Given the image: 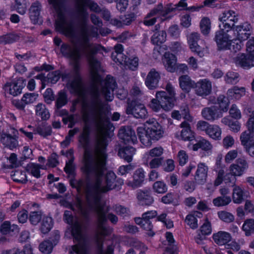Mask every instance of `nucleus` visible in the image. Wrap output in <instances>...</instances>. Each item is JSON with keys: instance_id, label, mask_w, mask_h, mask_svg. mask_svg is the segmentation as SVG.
Here are the masks:
<instances>
[{"instance_id": "31", "label": "nucleus", "mask_w": 254, "mask_h": 254, "mask_svg": "<svg viewBox=\"0 0 254 254\" xmlns=\"http://www.w3.org/2000/svg\"><path fill=\"white\" fill-rule=\"evenodd\" d=\"M180 126L183 128L181 134L182 138L185 141H191L193 140L194 136L190 128L189 123L186 121L183 122L180 125Z\"/></svg>"}, {"instance_id": "34", "label": "nucleus", "mask_w": 254, "mask_h": 254, "mask_svg": "<svg viewBox=\"0 0 254 254\" xmlns=\"http://www.w3.org/2000/svg\"><path fill=\"white\" fill-rule=\"evenodd\" d=\"M219 20L222 22V28L228 30L234 31L235 28H236L235 23L238 21V18L235 15H233V17L228 19H225L224 18H219Z\"/></svg>"}, {"instance_id": "46", "label": "nucleus", "mask_w": 254, "mask_h": 254, "mask_svg": "<svg viewBox=\"0 0 254 254\" xmlns=\"http://www.w3.org/2000/svg\"><path fill=\"white\" fill-rule=\"evenodd\" d=\"M53 243L50 241H44L39 246V250L43 254H49L52 252Z\"/></svg>"}, {"instance_id": "9", "label": "nucleus", "mask_w": 254, "mask_h": 254, "mask_svg": "<svg viewBox=\"0 0 254 254\" xmlns=\"http://www.w3.org/2000/svg\"><path fill=\"white\" fill-rule=\"evenodd\" d=\"M126 113L127 115H132L136 118L143 119L147 115L144 105L136 100L127 101Z\"/></svg>"}, {"instance_id": "54", "label": "nucleus", "mask_w": 254, "mask_h": 254, "mask_svg": "<svg viewBox=\"0 0 254 254\" xmlns=\"http://www.w3.org/2000/svg\"><path fill=\"white\" fill-rule=\"evenodd\" d=\"M161 201L165 204L172 203L174 205L179 204L178 200L174 197V195L172 193H168L163 196L161 198Z\"/></svg>"}, {"instance_id": "48", "label": "nucleus", "mask_w": 254, "mask_h": 254, "mask_svg": "<svg viewBox=\"0 0 254 254\" xmlns=\"http://www.w3.org/2000/svg\"><path fill=\"white\" fill-rule=\"evenodd\" d=\"M245 92V89L244 87L238 88L237 86L230 89L227 91V94L236 99L240 98Z\"/></svg>"}, {"instance_id": "22", "label": "nucleus", "mask_w": 254, "mask_h": 254, "mask_svg": "<svg viewBox=\"0 0 254 254\" xmlns=\"http://www.w3.org/2000/svg\"><path fill=\"white\" fill-rule=\"evenodd\" d=\"M201 115L203 118L208 121H214L222 117L218 108L215 106L204 108L201 111Z\"/></svg>"}, {"instance_id": "1", "label": "nucleus", "mask_w": 254, "mask_h": 254, "mask_svg": "<svg viewBox=\"0 0 254 254\" xmlns=\"http://www.w3.org/2000/svg\"><path fill=\"white\" fill-rule=\"evenodd\" d=\"M91 114V118L84 115V126L83 132L80 133V143L84 149L83 166L82 170L86 176L89 182L86 186V197L92 210L96 213L98 229L102 236L107 235V228L104 224L107 221L106 214L110 209L104 202L101 201L99 196V192H105L114 189L116 175L113 172H108L106 175V187L101 186L100 177L103 174L105 164L104 153L107 145L106 135L100 131L95 137L94 148L90 143L91 127L94 125L98 130H102L109 123H105L106 118L102 111Z\"/></svg>"}, {"instance_id": "30", "label": "nucleus", "mask_w": 254, "mask_h": 254, "mask_svg": "<svg viewBox=\"0 0 254 254\" xmlns=\"http://www.w3.org/2000/svg\"><path fill=\"white\" fill-rule=\"evenodd\" d=\"M179 84L181 88L185 92H189L191 88H193L194 82L191 80L188 75H183L180 76Z\"/></svg>"}, {"instance_id": "29", "label": "nucleus", "mask_w": 254, "mask_h": 254, "mask_svg": "<svg viewBox=\"0 0 254 254\" xmlns=\"http://www.w3.org/2000/svg\"><path fill=\"white\" fill-rule=\"evenodd\" d=\"M135 152V149L133 147L127 146L120 148L118 152V155L127 162H130L132 161Z\"/></svg>"}, {"instance_id": "44", "label": "nucleus", "mask_w": 254, "mask_h": 254, "mask_svg": "<svg viewBox=\"0 0 254 254\" xmlns=\"http://www.w3.org/2000/svg\"><path fill=\"white\" fill-rule=\"evenodd\" d=\"M64 171L67 174V177L76 176L75 166L73 161H72V160L66 162L65 166L64 168Z\"/></svg>"}, {"instance_id": "63", "label": "nucleus", "mask_w": 254, "mask_h": 254, "mask_svg": "<svg viewBox=\"0 0 254 254\" xmlns=\"http://www.w3.org/2000/svg\"><path fill=\"white\" fill-rule=\"evenodd\" d=\"M185 221L187 224L192 229H195L198 227L197 220L194 215L190 214L187 215Z\"/></svg>"}, {"instance_id": "32", "label": "nucleus", "mask_w": 254, "mask_h": 254, "mask_svg": "<svg viewBox=\"0 0 254 254\" xmlns=\"http://www.w3.org/2000/svg\"><path fill=\"white\" fill-rule=\"evenodd\" d=\"M137 132L141 142L145 146H150L152 138L147 133V130L143 127H138Z\"/></svg>"}, {"instance_id": "39", "label": "nucleus", "mask_w": 254, "mask_h": 254, "mask_svg": "<svg viewBox=\"0 0 254 254\" xmlns=\"http://www.w3.org/2000/svg\"><path fill=\"white\" fill-rule=\"evenodd\" d=\"M67 103V97L66 93L63 90L60 91L57 95V98L56 101V109H61Z\"/></svg>"}, {"instance_id": "42", "label": "nucleus", "mask_w": 254, "mask_h": 254, "mask_svg": "<svg viewBox=\"0 0 254 254\" xmlns=\"http://www.w3.org/2000/svg\"><path fill=\"white\" fill-rule=\"evenodd\" d=\"M13 180L17 183L25 184L27 182L25 172L17 170L12 175Z\"/></svg>"}, {"instance_id": "17", "label": "nucleus", "mask_w": 254, "mask_h": 254, "mask_svg": "<svg viewBox=\"0 0 254 254\" xmlns=\"http://www.w3.org/2000/svg\"><path fill=\"white\" fill-rule=\"evenodd\" d=\"M188 43L191 51L196 53L200 57L204 56V48L198 44L200 40L199 34L198 33H192L188 38Z\"/></svg>"}, {"instance_id": "59", "label": "nucleus", "mask_w": 254, "mask_h": 254, "mask_svg": "<svg viewBox=\"0 0 254 254\" xmlns=\"http://www.w3.org/2000/svg\"><path fill=\"white\" fill-rule=\"evenodd\" d=\"M78 129L74 128L72 130H70L68 132V134L65 138V139L61 143V145L63 148L67 147L71 141V138L77 132Z\"/></svg>"}, {"instance_id": "2", "label": "nucleus", "mask_w": 254, "mask_h": 254, "mask_svg": "<svg viewBox=\"0 0 254 254\" xmlns=\"http://www.w3.org/2000/svg\"><path fill=\"white\" fill-rule=\"evenodd\" d=\"M91 36H81L80 38V56L84 55L87 58L91 71L94 77L96 83H93L85 95L80 82V104L82 105V119L84 122V115L91 118V114L102 111L106 118L105 123H109V119L104 109V105L101 98V94L107 101H112L114 98V90L116 87L115 80L113 77L108 75L106 79L101 81L100 76L97 74L100 68V63L95 58V55L101 49L105 50L104 47L99 44L90 42Z\"/></svg>"}, {"instance_id": "4", "label": "nucleus", "mask_w": 254, "mask_h": 254, "mask_svg": "<svg viewBox=\"0 0 254 254\" xmlns=\"http://www.w3.org/2000/svg\"><path fill=\"white\" fill-rule=\"evenodd\" d=\"M76 176L67 177L69 185L76 192V202L75 205L67 203L66 207L70 208L74 213V215L69 210L64 212L63 219L70 226V232L73 241L77 243L71 246L69 254H79V180L76 179Z\"/></svg>"}, {"instance_id": "50", "label": "nucleus", "mask_w": 254, "mask_h": 254, "mask_svg": "<svg viewBox=\"0 0 254 254\" xmlns=\"http://www.w3.org/2000/svg\"><path fill=\"white\" fill-rule=\"evenodd\" d=\"M217 103L221 110L226 112L228 109L229 101L228 98L223 95H220L217 98Z\"/></svg>"}, {"instance_id": "52", "label": "nucleus", "mask_w": 254, "mask_h": 254, "mask_svg": "<svg viewBox=\"0 0 254 254\" xmlns=\"http://www.w3.org/2000/svg\"><path fill=\"white\" fill-rule=\"evenodd\" d=\"M243 229L247 236H250L254 233V220H246L243 226Z\"/></svg>"}, {"instance_id": "62", "label": "nucleus", "mask_w": 254, "mask_h": 254, "mask_svg": "<svg viewBox=\"0 0 254 254\" xmlns=\"http://www.w3.org/2000/svg\"><path fill=\"white\" fill-rule=\"evenodd\" d=\"M120 18L121 19H122L124 25H128L135 20L136 18V15L134 13L131 12L125 15Z\"/></svg>"}, {"instance_id": "8", "label": "nucleus", "mask_w": 254, "mask_h": 254, "mask_svg": "<svg viewBox=\"0 0 254 254\" xmlns=\"http://www.w3.org/2000/svg\"><path fill=\"white\" fill-rule=\"evenodd\" d=\"M88 220V212L83 209L80 202V254H88V238L81 232L82 228L87 227Z\"/></svg>"}, {"instance_id": "14", "label": "nucleus", "mask_w": 254, "mask_h": 254, "mask_svg": "<svg viewBox=\"0 0 254 254\" xmlns=\"http://www.w3.org/2000/svg\"><path fill=\"white\" fill-rule=\"evenodd\" d=\"M119 136L126 144H134L137 142V137L135 132L130 126L121 128L119 132Z\"/></svg>"}, {"instance_id": "13", "label": "nucleus", "mask_w": 254, "mask_h": 254, "mask_svg": "<svg viewBox=\"0 0 254 254\" xmlns=\"http://www.w3.org/2000/svg\"><path fill=\"white\" fill-rule=\"evenodd\" d=\"M161 79L160 74L155 68H152L148 73L145 79V84L150 90L158 88Z\"/></svg>"}, {"instance_id": "23", "label": "nucleus", "mask_w": 254, "mask_h": 254, "mask_svg": "<svg viewBox=\"0 0 254 254\" xmlns=\"http://www.w3.org/2000/svg\"><path fill=\"white\" fill-rule=\"evenodd\" d=\"M208 168L203 163L198 165L194 176L195 183L198 185H203L206 182Z\"/></svg>"}, {"instance_id": "49", "label": "nucleus", "mask_w": 254, "mask_h": 254, "mask_svg": "<svg viewBox=\"0 0 254 254\" xmlns=\"http://www.w3.org/2000/svg\"><path fill=\"white\" fill-rule=\"evenodd\" d=\"M61 76V73L60 70L49 72L46 76L47 84L49 83L55 84L60 79Z\"/></svg>"}, {"instance_id": "3", "label": "nucleus", "mask_w": 254, "mask_h": 254, "mask_svg": "<svg viewBox=\"0 0 254 254\" xmlns=\"http://www.w3.org/2000/svg\"><path fill=\"white\" fill-rule=\"evenodd\" d=\"M56 29L70 40L71 44H62L61 52L69 59L72 70L67 83V88L71 94L77 96L72 102L70 111L77 114L79 111V28L72 21L67 20L64 15L59 13L56 21Z\"/></svg>"}, {"instance_id": "12", "label": "nucleus", "mask_w": 254, "mask_h": 254, "mask_svg": "<svg viewBox=\"0 0 254 254\" xmlns=\"http://www.w3.org/2000/svg\"><path fill=\"white\" fill-rule=\"evenodd\" d=\"M156 98L158 99L161 107L165 111H169L173 108L175 102V98L168 96L166 91H158L156 93Z\"/></svg>"}, {"instance_id": "51", "label": "nucleus", "mask_w": 254, "mask_h": 254, "mask_svg": "<svg viewBox=\"0 0 254 254\" xmlns=\"http://www.w3.org/2000/svg\"><path fill=\"white\" fill-rule=\"evenodd\" d=\"M35 133H38L40 135L46 137L51 135L52 133V128L50 126H40L38 127L36 129H32Z\"/></svg>"}, {"instance_id": "45", "label": "nucleus", "mask_w": 254, "mask_h": 254, "mask_svg": "<svg viewBox=\"0 0 254 254\" xmlns=\"http://www.w3.org/2000/svg\"><path fill=\"white\" fill-rule=\"evenodd\" d=\"M123 63L128 68L132 70H135L138 65V59L137 57L130 59L126 57Z\"/></svg>"}, {"instance_id": "37", "label": "nucleus", "mask_w": 254, "mask_h": 254, "mask_svg": "<svg viewBox=\"0 0 254 254\" xmlns=\"http://www.w3.org/2000/svg\"><path fill=\"white\" fill-rule=\"evenodd\" d=\"M40 169H43L44 168L42 165L34 163L29 164L26 167L27 172L36 178H39L41 176Z\"/></svg>"}, {"instance_id": "20", "label": "nucleus", "mask_w": 254, "mask_h": 254, "mask_svg": "<svg viewBox=\"0 0 254 254\" xmlns=\"http://www.w3.org/2000/svg\"><path fill=\"white\" fill-rule=\"evenodd\" d=\"M23 87L22 81L17 80L12 82L6 83L3 87V89L7 93L16 96L21 93Z\"/></svg>"}, {"instance_id": "16", "label": "nucleus", "mask_w": 254, "mask_h": 254, "mask_svg": "<svg viewBox=\"0 0 254 254\" xmlns=\"http://www.w3.org/2000/svg\"><path fill=\"white\" fill-rule=\"evenodd\" d=\"M249 168V164L243 158H238L235 163L232 164L229 167V171L237 177L242 176Z\"/></svg>"}, {"instance_id": "7", "label": "nucleus", "mask_w": 254, "mask_h": 254, "mask_svg": "<svg viewBox=\"0 0 254 254\" xmlns=\"http://www.w3.org/2000/svg\"><path fill=\"white\" fill-rule=\"evenodd\" d=\"M10 130L11 133L9 131H2L0 137V142L4 147L13 150L19 146L18 131L14 127H11Z\"/></svg>"}, {"instance_id": "25", "label": "nucleus", "mask_w": 254, "mask_h": 254, "mask_svg": "<svg viewBox=\"0 0 254 254\" xmlns=\"http://www.w3.org/2000/svg\"><path fill=\"white\" fill-rule=\"evenodd\" d=\"M214 242L219 246H222L227 244L231 241V235L226 232L219 231L214 233L212 236Z\"/></svg>"}, {"instance_id": "47", "label": "nucleus", "mask_w": 254, "mask_h": 254, "mask_svg": "<svg viewBox=\"0 0 254 254\" xmlns=\"http://www.w3.org/2000/svg\"><path fill=\"white\" fill-rule=\"evenodd\" d=\"M231 201L230 196H218L213 200L215 206L220 207L228 205Z\"/></svg>"}, {"instance_id": "5", "label": "nucleus", "mask_w": 254, "mask_h": 254, "mask_svg": "<svg viewBox=\"0 0 254 254\" xmlns=\"http://www.w3.org/2000/svg\"><path fill=\"white\" fill-rule=\"evenodd\" d=\"M87 8L95 13L101 12V7L93 0H80V38L81 36H91L98 38L99 34L97 29L88 24L89 14Z\"/></svg>"}, {"instance_id": "57", "label": "nucleus", "mask_w": 254, "mask_h": 254, "mask_svg": "<svg viewBox=\"0 0 254 254\" xmlns=\"http://www.w3.org/2000/svg\"><path fill=\"white\" fill-rule=\"evenodd\" d=\"M163 5L162 3H160L150 11L148 13V17H153L158 15H160L163 17Z\"/></svg>"}, {"instance_id": "15", "label": "nucleus", "mask_w": 254, "mask_h": 254, "mask_svg": "<svg viewBox=\"0 0 254 254\" xmlns=\"http://www.w3.org/2000/svg\"><path fill=\"white\" fill-rule=\"evenodd\" d=\"M194 88L197 95L205 97L211 92V82L206 79H202L194 83Z\"/></svg>"}, {"instance_id": "53", "label": "nucleus", "mask_w": 254, "mask_h": 254, "mask_svg": "<svg viewBox=\"0 0 254 254\" xmlns=\"http://www.w3.org/2000/svg\"><path fill=\"white\" fill-rule=\"evenodd\" d=\"M153 189L155 192L164 193L167 191L166 185L162 181H157L153 185Z\"/></svg>"}, {"instance_id": "41", "label": "nucleus", "mask_w": 254, "mask_h": 254, "mask_svg": "<svg viewBox=\"0 0 254 254\" xmlns=\"http://www.w3.org/2000/svg\"><path fill=\"white\" fill-rule=\"evenodd\" d=\"M206 133L213 139H220L221 138V130L217 126L210 125Z\"/></svg>"}, {"instance_id": "24", "label": "nucleus", "mask_w": 254, "mask_h": 254, "mask_svg": "<svg viewBox=\"0 0 254 254\" xmlns=\"http://www.w3.org/2000/svg\"><path fill=\"white\" fill-rule=\"evenodd\" d=\"M160 25L156 24L152 31L154 34L151 37V42L154 45H159L164 43L166 40L167 34L165 31H159Z\"/></svg>"}, {"instance_id": "6", "label": "nucleus", "mask_w": 254, "mask_h": 254, "mask_svg": "<svg viewBox=\"0 0 254 254\" xmlns=\"http://www.w3.org/2000/svg\"><path fill=\"white\" fill-rule=\"evenodd\" d=\"M219 27L221 28L216 32L214 40L218 50H226L235 40L234 32L222 28L220 25Z\"/></svg>"}, {"instance_id": "10", "label": "nucleus", "mask_w": 254, "mask_h": 254, "mask_svg": "<svg viewBox=\"0 0 254 254\" xmlns=\"http://www.w3.org/2000/svg\"><path fill=\"white\" fill-rule=\"evenodd\" d=\"M148 127H146L147 133L152 140H158L163 136L164 131L162 126L154 119L146 122Z\"/></svg>"}, {"instance_id": "26", "label": "nucleus", "mask_w": 254, "mask_h": 254, "mask_svg": "<svg viewBox=\"0 0 254 254\" xmlns=\"http://www.w3.org/2000/svg\"><path fill=\"white\" fill-rule=\"evenodd\" d=\"M176 58L174 55L170 53L164 54V63L168 71L173 72L176 68Z\"/></svg>"}, {"instance_id": "60", "label": "nucleus", "mask_w": 254, "mask_h": 254, "mask_svg": "<svg viewBox=\"0 0 254 254\" xmlns=\"http://www.w3.org/2000/svg\"><path fill=\"white\" fill-rule=\"evenodd\" d=\"M37 97L38 94L35 93H26L23 96L22 98L26 105L35 102Z\"/></svg>"}, {"instance_id": "28", "label": "nucleus", "mask_w": 254, "mask_h": 254, "mask_svg": "<svg viewBox=\"0 0 254 254\" xmlns=\"http://www.w3.org/2000/svg\"><path fill=\"white\" fill-rule=\"evenodd\" d=\"M19 231L18 226L16 224L11 225L10 221H5L0 226V233L6 235L11 233H18Z\"/></svg>"}, {"instance_id": "27", "label": "nucleus", "mask_w": 254, "mask_h": 254, "mask_svg": "<svg viewBox=\"0 0 254 254\" xmlns=\"http://www.w3.org/2000/svg\"><path fill=\"white\" fill-rule=\"evenodd\" d=\"M42 5L38 1L33 2L29 9V17L34 23L38 22Z\"/></svg>"}, {"instance_id": "40", "label": "nucleus", "mask_w": 254, "mask_h": 254, "mask_svg": "<svg viewBox=\"0 0 254 254\" xmlns=\"http://www.w3.org/2000/svg\"><path fill=\"white\" fill-rule=\"evenodd\" d=\"M244 199V191L239 186H234L233 190V200L234 202L240 203Z\"/></svg>"}, {"instance_id": "38", "label": "nucleus", "mask_w": 254, "mask_h": 254, "mask_svg": "<svg viewBox=\"0 0 254 254\" xmlns=\"http://www.w3.org/2000/svg\"><path fill=\"white\" fill-rule=\"evenodd\" d=\"M53 227V220L50 217L44 216L42 219L40 230L43 234L48 233Z\"/></svg>"}, {"instance_id": "35", "label": "nucleus", "mask_w": 254, "mask_h": 254, "mask_svg": "<svg viewBox=\"0 0 254 254\" xmlns=\"http://www.w3.org/2000/svg\"><path fill=\"white\" fill-rule=\"evenodd\" d=\"M133 180L132 183V186L134 188L139 187L144 180V171L142 169L140 168L136 170L133 176Z\"/></svg>"}, {"instance_id": "19", "label": "nucleus", "mask_w": 254, "mask_h": 254, "mask_svg": "<svg viewBox=\"0 0 254 254\" xmlns=\"http://www.w3.org/2000/svg\"><path fill=\"white\" fill-rule=\"evenodd\" d=\"M251 26L248 23H244L236 26L234 31V39L239 41H244L249 37Z\"/></svg>"}, {"instance_id": "61", "label": "nucleus", "mask_w": 254, "mask_h": 254, "mask_svg": "<svg viewBox=\"0 0 254 254\" xmlns=\"http://www.w3.org/2000/svg\"><path fill=\"white\" fill-rule=\"evenodd\" d=\"M41 212L34 211L30 213L29 220L33 225H37L42 219Z\"/></svg>"}, {"instance_id": "56", "label": "nucleus", "mask_w": 254, "mask_h": 254, "mask_svg": "<svg viewBox=\"0 0 254 254\" xmlns=\"http://www.w3.org/2000/svg\"><path fill=\"white\" fill-rule=\"evenodd\" d=\"M59 156L55 153H52L48 157L47 165L51 168L56 167L59 164Z\"/></svg>"}, {"instance_id": "64", "label": "nucleus", "mask_w": 254, "mask_h": 254, "mask_svg": "<svg viewBox=\"0 0 254 254\" xmlns=\"http://www.w3.org/2000/svg\"><path fill=\"white\" fill-rule=\"evenodd\" d=\"M141 227L148 232L147 234L148 236L153 237L155 233L152 231L153 225L150 220H144Z\"/></svg>"}, {"instance_id": "33", "label": "nucleus", "mask_w": 254, "mask_h": 254, "mask_svg": "<svg viewBox=\"0 0 254 254\" xmlns=\"http://www.w3.org/2000/svg\"><path fill=\"white\" fill-rule=\"evenodd\" d=\"M35 114L37 116L41 118L42 120H47L50 115L45 104L38 103L35 107Z\"/></svg>"}, {"instance_id": "58", "label": "nucleus", "mask_w": 254, "mask_h": 254, "mask_svg": "<svg viewBox=\"0 0 254 254\" xmlns=\"http://www.w3.org/2000/svg\"><path fill=\"white\" fill-rule=\"evenodd\" d=\"M218 215L220 219L227 223H230L234 220V216L230 213L226 211H222L219 212Z\"/></svg>"}, {"instance_id": "21", "label": "nucleus", "mask_w": 254, "mask_h": 254, "mask_svg": "<svg viewBox=\"0 0 254 254\" xmlns=\"http://www.w3.org/2000/svg\"><path fill=\"white\" fill-rule=\"evenodd\" d=\"M136 197L140 205L149 206L154 202L150 191L147 190H139L137 193Z\"/></svg>"}, {"instance_id": "43", "label": "nucleus", "mask_w": 254, "mask_h": 254, "mask_svg": "<svg viewBox=\"0 0 254 254\" xmlns=\"http://www.w3.org/2000/svg\"><path fill=\"white\" fill-rule=\"evenodd\" d=\"M200 28L201 33L204 35H207L211 29V22L209 18L204 17L200 22Z\"/></svg>"}, {"instance_id": "55", "label": "nucleus", "mask_w": 254, "mask_h": 254, "mask_svg": "<svg viewBox=\"0 0 254 254\" xmlns=\"http://www.w3.org/2000/svg\"><path fill=\"white\" fill-rule=\"evenodd\" d=\"M239 75L237 72L232 71H228L225 76V80L228 83H234L238 81Z\"/></svg>"}, {"instance_id": "18", "label": "nucleus", "mask_w": 254, "mask_h": 254, "mask_svg": "<svg viewBox=\"0 0 254 254\" xmlns=\"http://www.w3.org/2000/svg\"><path fill=\"white\" fill-rule=\"evenodd\" d=\"M236 65L245 69H248L254 66V56L251 54L246 55L244 54H238L234 59Z\"/></svg>"}, {"instance_id": "36", "label": "nucleus", "mask_w": 254, "mask_h": 254, "mask_svg": "<svg viewBox=\"0 0 254 254\" xmlns=\"http://www.w3.org/2000/svg\"><path fill=\"white\" fill-rule=\"evenodd\" d=\"M241 144L245 146L254 142V130L248 129L243 132L240 136Z\"/></svg>"}, {"instance_id": "11", "label": "nucleus", "mask_w": 254, "mask_h": 254, "mask_svg": "<svg viewBox=\"0 0 254 254\" xmlns=\"http://www.w3.org/2000/svg\"><path fill=\"white\" fill-rule=\"evenodd\" d=\"M236 177L232 172L229 171V172L225 173V171L223 169H221L218 172L217 177L214 181V185L218 186L224 181L225 184L234 187L236 186Z\"/></svg>"}]
</instances>
